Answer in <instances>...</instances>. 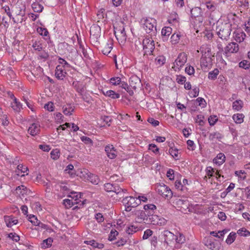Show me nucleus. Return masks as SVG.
<instances>
[{"instance_id":"51","label":"nucleus","mask_w":250,"mask_h":250,"mask_svg":"<svg viewBox=\"0 0 250 250\" xmlns=\"http://www.w3.org/2000/svg\"><path fill=\"white\" fill-rule=\"evenodd\" d=\"M155 62L157 64L162 65L165 62V58L164 56H159L155 59Z\"/></svg>"},{"instance_id":"36","label":"nucleus","mask_w":250,"mask_h":250,"mask_svg":"<svg viewBox=\"0 0 250 250\" xmlns=\"http://www.w3.org/2000/svg\"><path fill=\"white\" fill-rule=\"evenodd\" d=\"M219 70L217 68L214 69L213 71L208 73V78L213 80L216 79L217 75L219 74Z\"/></svg>"},{"instance_id":"8","label":"nucleus","mask_w":250,"mask_h":250,"mask_svg":"<svg viewBox=\"0 0 250 250\" xmlns=\"http://www.w3.org/2000/svg\"><path fill=\"white\" fill-rule=\"evenodd\" d=\"M122 202L124 205H128L132 208H135L140 204V201L132 196L125 197L123 199Z\"/></svg>"},{"instance_id":"6","label":"nucleus","mask_w":250,"mask_h":250,"mask_svg":"<svg viewBox=\"0 0 250 250\" xmlns=\"http://www.w3.org/2000/svg\"><path fill=\"white\" fill-rule=\"evenodd\" d=\"M114 32L115 36L117 40L125 41L126 39V35L123 26H120L119 27H114Z\"/></svg>"},{"instance_id":"38","label":"nucleus","mask_w":250,"mask_h":250,"mask_svg":"<svg viewBox=\"0 0 250 250\" xmlns=\"http://www.w3.org/2000/svg\"><path fill=\"white\" fill-rule=\"evenodd\" d=\"M227 232V230L224 229L222 231H219L218 232H216V231H212L210 232V234L215 237L222 238L224 237V234Z\"/></svg>"},{"instance_id":"63","label":"nucleus","mask_w":250,"mask_h":250,"mask_svg":"<svg viewBox=\"0 0 250 250\" xmlns=\"http://www.w3.org/2000/svg\"><path fill=\"white\" fill-rule=\"evenodd\" d=\"M147 122L151 124L153 126H157L159 125V122L153 118H148Z\"/></svg>"},{"instance_id":"25","label":"nucleus","mask_w":250,"mask_h":250,"mask_svg":"<svg viewBox=\"0 0 250 250\" xmlns=\"http://www.w3.org/2000/svg\"><path fill=\"white\" fill-rule=\"evenodd\" d=\"M172 32V28L170 27H165L162 29V36L163 38V40H167V37L169 36Z\"/></svg>"},{"instance_id":"47","label":"nucleus","mask_w":250,"mask_h":250,"mask_svg":"<svg viewBox=\"0 0 250 250\" xmlns=\"http://www.w3.org/2000/svg\"><path fill=\"white\" fill-rule=\"evenodd\" d=\"M32 47L36 50L40 51L42 49V44L40 41H36L33 43Z\"/></svg>"},{"instance_id":"53","label":"nucleus","mask_w":250,"mask_h":250,"mask_svg":"<svg viewBox=\"0 0 250 250\" xmlns=\"http://www.w3.org/2000/svg\"><path fill=\"white\" fill-rule=\"evenodd\" d=\"M176 81L179 84H183L185 83L186 81V78L185 76L181 75H177Z\"/></svg>"},{"instance_id":"22","label":"nucleus","mask_w":250,"mask_h":250,"mask_svg":"<svg viewBox=\"0 0 250 250\" xmlns=\"http://www.w3.org/2000/svg\"><path fill=\"white\" fill-rule=\"evenodd\" d=\"M149 214H151V212H147V211L144 210H137L136 211L135 214L139 217L141 219H142L144 221L146 220V222L148 221L147 216Z\"/></svg>"},{"instance_id":"50","label":"nucleus","mask_w":250,"mask_h":250,"mask_svg":"<svg viewBox=\"0 0 250 250\" xmlns=\"http://www.w3.org/2000/svg\"><path fill=\"white\" fill-rule=\"evenodd\" d=\"M137 227H135L133 226H130L127 227V229H126V232L128 234H132L133 233L137 232Z\"/></svg>"},{"instance_id":"16","label":"nucleus","mask_w":250,"mask_h":250,"mask_svg":"<svg viewBox=\"0 0 250 250\" xmlns=\"http://www.w3.org/2000/svg\"><path fill=\"white\" fill-rule=\"evenodd\" d=\"M101 28L99 26L94 25L91 27L90 32L91 37L97 40L100 37Z\"/></svg>"},{"instance_id":"10","label":"nucleus","mask_w":250,"mask_h":250,"mask_svg":"<svg viewBox=\"0 0 250 250\" xmlns=\"http://www.w3.org/2000/svg\"><path fill=\"white\" fill-rule=\"evenodd\" d=\"M110 192H115L119 198L121 199L123 198L124 194L127 192V189L121 188L119 185L116 183H114V186L112 188Z\"/></svg>"},{"instance_id":"17","label":"nucleus","mask_w":250,"mask_h":250,"mask_svg":"<svg viewBox=\"0 0 250 250\" xmlns=\"http://www.w3.org/2000/svg\"><path fill=\"white\" fill-rule=\"evenodd\" d=\"M40 131V125L38 124L33 123L29 127L28 132L32 136H35Z\"/></svg>"},{"instance_id":"48","label":"nucleus","mask_w":250,"mask_h":250,"mask_svg":"<svg viewBox=\"0 0 250 250\" xmlns=\"http://www.w3.org/2000/svg\"><path fill=\"white\" fill-rule=\"evenodd\" d=\"M109 81H110V83L112 85H117L120 84V83L121 82V79L120 77H117L111 78Z\"/></svg>"},{"instance_id":"9","label":"nucleus","mask_w":250,"mask_h":250,"mask_svg":"<svg viewBox=\"0 0 250 250\" xmlns=\"http://www.w3.org/2000/svg\"><path fill=\"white\" fill-rule=\"evenodd\" d=\"M130 86L134 90L141 88L142 84L140 79L136 75L132 76L129 81Z\"/></svg>"},{"instance_id":"20","label":"nucleus","mask_w":250,"mask_h":250,"mask_svg":"<svg viewBox=\"0 0 250 250\" xmlns=\"http://www.w3.org/2000/svg\"><path fill=\"white\" fill-rule=\"evenodd\" d=\"M4 220L8 227H11L18 223V220L9 216L4 217Z\"/></svg>"},{"instance_id":"59","label":"nucleus","mask_w":250,"mask_h":250,"mask_svg":"<svg viewBox=\"0 0 250 250\" xmlns=\"http://www.w3.org/2000/svg\"><path fill=\"white\" fill-rule=\"evenodd\" d=\"M8 237L16 242H18L20 240V236L16 233H10L8 234Z\"/></svg>"},{"instance_id":"23","label":"nucleus","mask_w":250,"mask_h":250,"mask_svg":"<svg viewBox=\"0 0 250 250\" xmlns=\"http://www.w3.org/2000/svg\"><path fill=\"white\" fill-rule=\"evenodd\" d=\"M205 245L209 249L212 250H217L218 246L211 239H208L205 243Z\"/></svg>"},{"instance_id":"61","label":"nucleus","mask_w":250,"mask_h":250,"mask_svg":"<svg viewBox=\"0 0 250 250\" xmlns=\"http://www.w3.org/2000/svg\"><path fill=\"white\" fill-rule=\"evenodd\" d=\"M204 117L202 115H198L196 117V122L199 124L200 125H203L205 124V122L204 121Z\"/></svg>"},{"instance_id":"13","label":"nucleus","mask_w":250,"mask_h":250,"mask_svg":"<svg viewBox=\"0 0 250 250\" xmlns=\"http://www.w3.org/2000/svg\"><path fill=\"white\" fill-rule=\"evenodd\" d=\"M66 74L67 73L63 68V66L59 65L56 67L55 76L57 79L62 80L65 78Z\"/></svg>"},{"instance_id":"55","label":"nucleus","mask_w":250,"mask_h":250,"mask_svg":"<svg viewBox=\"0 0 250 250\" xmlns=\"http://www.w3.org/2000/svg\"><path fill=\"white\" fill-rule=\"evenodd\" d=\"M206 7L208 9L212 11H213L216 9V5L210 1L206 2Z\"/></svg>"},{"instance_id":"31","label":"nucleus","mask_w":250,"mask_h":250,"mask_svg":"<svg viewBox=\"0 0 250 250\" xmlns=\"http://www.w3.org/2000/svg\"><path fill=\"white\" fill-rule=\"evenodd\" d=\"M190 13L192 17H198L201 15V9L198 7L193 8L190 10Z\"/></svg>"},{"instance_id":"30","label":"nucleus","mask_w":250,"mask_h":250,"mask_svg":"<svg viewBox=\"0 0 250 250\" xmlns=\"http://www.w3.org/2000/svg\"><path fill=\"white\" fill-rule=\"evenodd\" d=\"M78 203V202H74L73 199H65L63 200V204L67 208H69L75 204H77Z\"/></svg>"},{"instance_id":"56","label":"nucleus","mask_w":250,"mask_h":250,"mask_svg":"<svg viewBox=\"0 0 250 250\" xmlns=\"http://www.w3.org/2000/svg\"><path fill=\"white\" fill-rule=\"evenodd\" d=\"M178 150L177 148H173L172 147H170L169 149V153L173 157L176 158L178 155Z\"/></svg>"},{"instance_id":"12","label":"nucleus","mask_w":250,"mask_h":250,"mask_svg":"<svg viewBox=\"0 0 250 250\" xmlns=\"http://www.w3.org/2000/svg\"><path fill=\"white\" fill-rule=\"evenodd\" d=\"M239 50V45L237 43L232 42L229 43L225 48V53L227 54L228 53H234Z\"/></svg>"},{"instance_id":"14","label":"nucleus","mask_w":250,"mask_h":250,"mask_svg":"<svg viewBox=\"0 0 250 250\" xmlns=\"http://www.w3.org/2000/svg\"><path fill=\"white\" fill-rule=\"evenodd\" d=\"M105 151L108 157L110 159H114L116 156V152L113 145H107L105 147Z\"/></svg>"},{"instance_id":"15","label":"nucleus","mask_w":250,"mask_h":250,"mask_svg":"<svg viewBox=\"0 0 250 250\" xmlns=\"http://www.w3.org/2000/svg\"><path fill=\"white\" fill-rule=\"evenodd\" d=\"M246 36L245 33L241 30H236L233 33L234 39L237 42H242L244 40Z\"/></svg>"},{"instance_id":"49","label":"nucleus","mask_w":250,"mask_h":250,"mask_svg":"<svg viewBox=\"0 0 250 250\" xmlns=\"http://www.w3.org/2000/svg\"><path fill=\"white\" fill-rule=\"evenodd\" d=\"M108 97L113 99H116L120 98V94L116 93L114 91L109 90H108Z\"/></svg>"},{"instance_id":"5","label":"nucleus","mask_w":250,"mask_h":250,"mask_svg":"<svg viewBox=\"0 0 250 250\" xmlns=\"http://www.w3.org/2000/svg\"><path fill=\"white\" fill-rule=\"evenodd\" d=\"M187 57L185 53H181L179 54L177 58L175 60L173 63L172 68L175 71L180 70L181 68L184 66L185 63L187 62Z\"/></svg>"},{"instance_id":"62","label":"nucleus","mask_w":250,"mask_h":250,"mask_svg":"<svg viewBox=\"0 0 250 250\" xmlns=\"http://www.w3.org/2000/svg\"><path fill=\"white\" fill-rule=\"evenodd\" d=\"M185 72L189 75H191L194 74L195 71L193 67L189 65L186 67Z\"/></svg>"},{"instance_id":"64","label":"nucleus","mask_w":250,"mask_h":250,"mask_svg":"<svg viewBox=\"0 0 250 250\" xmlns=\"http://www.w3.org/2000/svg\"><path fill=\"white\" fill-rule=\"evenodd\" d=\"M153 231L149 229H147L145 231L144 233V235L143 236V239H147L149 236H151L152 234Z\"/></svg>"},{"instance_id":"4","label":"nucleus","mask_w":250,"mask_h":250,"mask_svg":"<svg viewBox=\"0 0 250 250\" xmlns=\"http://www.w3.org/2000/svg\"><path fill=\"white\" fill-rule=\"evenodd\" d=\"M156 190L159 194L165 199H170L172 197L173 193L170 188L163 183L156 185Z\"/></svg>"},{"instance_id":"33","label":"nucleus","mask_w":250,"mask_h":250,"mask_svg":"<svg viewBox=\"0 0 250 250\" xmlns=\"http://www.w3.org/2000/svg\"><path fill=\"white\" fill-rule=\"evenodd\" d=\"M32 7L35 12L40 13L42 12L43 7L38 2H34L32 4Z\"/></svg>"},{"instance_id":"46","label":"nucleus","mask_w":250,"mask_h":250,"mask_svg":"<svg viewBox=\"0 0 250 250\" xmlns=\"http://www.w3.org/2000/svg\"><path fill=\"white\" fill-rule=\"evenodd\" d=\"M156 207L153 204L146 205L144 206V209L147 212H151V214L153 213V210L156 209Z\"/></svg>"},{"instance_id":"24","label":"nucleus","mask_w":250,"mask_h":250,"mask_svg":"<svg viewBox=\"0 0 250 250\" xmlns=\"http://www.w3.org/2000/svg\"><path fill=\"white\" fill-rule=\"evenodd\" d=\"M225 156L223 153H220L214 159L213 162L214 163L220 165L225 162Z\"/></svg>"},{"instance_id":"28","label":"nucleus","mask_w":250,"mask_h":250,"mask_svg":"<svg viewBox=\"0 0 250 250\" xmlns=\"http://www.w3.org/2000/svg\"><path fill=\"white\" fill-rule=\"evenodd\" d=\"M63 112L66 115H70L74 111V108L71 106L70 104H67L64 105L62 107Z\"/></svg>"},{"instance_id":"52","label":"nucleus","mask_w":250,"mask_h":250,"mask_svg":"<svg viewBox=\"0 0 250 250\" xmlns=\"http://www.w3.org/2000/svg\"><path fill=\"white\" fill-rule=\"evenodd\" d=\"M37 32L42 36H47L48 34V32L46 28L42 27H39L37 28Z\"/></svg>"},{"instance_id":"21","label":"nucleus","mask_w":250,"mask_h":250,"mask_svg":"<svg viewBox=\"0 0 250 250\" xmlns=\"http://www.w3.org/2000/svg\"><path fill=\"white\" fill-rule=\"evenodd\" d=\"M16 13L18 16H21L22 17L25 16V5H22L21 6H16L15 8ZM23 21V18H22L21 19V22H22Z\"/></svg>"},{"instance_id":"32","label":"nucleus","mask_w":250,"mask_h":250,"mask_svg":"<svg viewBox=\"0 0 250 250\" xmlns=\"http://www.w3.org/2000/svg\"><path fill=\"white\" fill-rule=\"evenodd\" d=\"M11 107L16 112H19L21 108V104L17 101L16 98H14L13 103H11Z\"/></svg>"},{"instance_id":"43","label":"nucleus","mask_w":250,"mask_h":250,"mask_svg":"<svg viewBox=\"0 0 250 250\" xmlns=\"http://www.w3.org/2000/svg\"><path fill=\"white\" fill-rule=\"evenodd\" d=\"M195 103L196 104V105L200 106L202 108L204 107L207 104L204 99L201 97L198 98L196 100Z\"/></svg>"},{"instance_id":"54","label":"nucleus","mask_w":250,"mask_h":250,"mask_svg":"<svg viewBox=\"0 0 250 250\" xmlns=\"http://www.w3.org/2000/svg\"><path fill=\"white\" fill-rule=\"evenodd\" d=\"M217 120L218 118L216 116H210L208 119V123L211 126L214 125Z\"/></svg>"},{"instance_id":"19","label":"nucleus","mask_w":250,"mask_h":250,"mask_svg":"<svg viewBox=\"0 0 250 250\" xmlns=\"http://www.w3.org/2000/svg\"><path fill=\"white\" fill-rule=\"evenodd\" d=\"M84 172H85L86 176H85V178L90 181L91 183L97 185L99 182V178L97 175L92 174L91 173H86V171H84Z\"/></svg>"},{"instance_id":"37","label":"nucleus","mask_w":250,"mask_h":250,"mask_svg":"<svg viewBox=\"0 0 250 250\" xmlns=\"http://www.w3.org/2000/svg\"><path fill=\"white\" fill-rule=\"evenodd\" d=\"M237 234L240 236L247 237L250 236V231L245 228H242L237 230Z\"/></svg>"},{"instance_id":"7","label":"nucleus","mask_w":250,"mask_h":250,"mask_svg":"<svg viewBox=\"0 0 250 250\" xmlns=\"http://www.w3.org/2000/svg\"><path fill=\"white\" fill-rule=\"evenodd\" d=\"M201 52L202 53V56L201 58V65L202 68L204 67H207L208 66L207 59H208L209 61L211 60V54L210 49L207 47L205 48L204 53L203 50H201Z\"/></svg>"},{"instance_id":"41","label":"nucleus","mask_w":250,"mask_h":250,"mask_svg":"<svg viewBox=\"0 0 250 250\" xmlns=\"http://www.w3.org/2000/svg\"><path fill=\"white\" fill-rule=\"evenodd\" d=\"M127 239L126 237L121 238L118 241L113 243L117 247H122L125 245L127 242Z\"/></svg>"},{"instance_id":"2","label":"nucleus","mask_w":250,"mask_h":250,"mask_svg":"<svg viewBox=\"0 0 250 250\" xmlns=\"http://www.w3.org/2000/svg\"><path fill=\"white\" fill-rule=\"evenodd\" d=\"M143 27L150 37L155 36L157 34L156 21L152 18H144L141 20Z\"/></svg>"},{"instance_id":"1","label":"nucleus","mask_w":250,"mask_h":250,"mask_svg":"<svg viewBox=\"0 0 250 250\" xmlns=\"http://www.w3.org/2000/svg\"><path fill=\"white\" fill-rule=\"evenodd\" d=\"M235 16V14H229L228 15L226 21L224 22H217L216 30L217 35L222 40L227 41L229 39L232 26V24L229 20H234Z\"/></svg>"},{"instance_id":"42","label":"nucleus","mask_w":250,"mask_h":250,"mask_svg":"<svg viewBox=\"0 0 250 250\" xmlns=\"http://www.w3.org/2000/svg\"><path fill=\"white\" fill-rule=\"evenodd\" d=\"M53 242L52 238L49 237L47 239L44 240L42 243V247L44 248H47L50 247L52 245Z\"/></svg>"},{"instance_id":"44","label":"nucleus","mask_w":250,"mask_h":250,"mask_svg":"<svg viewBox=\"0 0 250 250\" xmlns=\"http://www.w3.org/2000/svg\"><path fill=\"white\" fill-rule=\"evenodd\" d=\"M239 66L245 69H248L250 67V63L247 60H243L239 62Z\"/></svg>"},{"instance_id":"57","label":"nucleus","mask_w":250,"mask_h":250,"mask_svg":"<svg viewBox=\"0 0 250 250\" xmlns=\"http://www.w3.org/2000/svg\"><path fill=\"white\" fill-rule=\"evenodd\" d=\"M44 107L49 111H53L54 109V106L52 102H48L47 104H46Z\"/></svg>"},{"instance_id":"60","label":"nucleus","mask_w":250,"mask_h":250,"mask_svg":"<svg viewBox=\"0 0 250 250\" xmlns=\"http://www.w3.org/2000/svg\"><path fill=\"white\" fill-rule=\"evenodd\" d=\"M59 151L57 149L53 150L51 152V157L54 160H57L59 157Z\"/></svg>"},{"instance_id":"26","label":"nucleus","mask_w":250,"mask_h":250,"mask_svg":"<svg viewBox=\"0 0 250 250\" xmlns=\"http://www.w3.org/2000/svg\"><path fill=\"white\" fill-rule=\"evenodd\" d=\"M244 115L242 113L234 114L232 119L236 124H241L244 121Z\"/></svg>"},{"instance_id":"18","label":"nucleus","mask_w":250,"mask_h":250,"mask_svg":"<svg viewBox=\"0 0 250 250\" xmlns=\"http://www.w3.org/2000/svg\"><path fill=\"white\" fill-rule=\"evenodd\" d=\"M113 48V40L109 39L102 49V52L104 55H108Z\"/></svg>"},{"instance_id":"11","label":"nucleus","mask_w":250,"mask_h":250,"mask_svg":"<svg viewBox=\"0 0 250 250\" xmlns=\"http://www.w3.org/2000/svg\"><path fill=\"white\" fill-rule=\"evenodd\" d=\"M147 219L148 221H146L147 223H151L154 225H162L163 224H165L166 222V220L165 219L162 220L163 222H159V221L161 220L159 216L156 215H153V214H149L148 216H147Z\"/></svg>"},{"instance_id":"39","label":"nucleus","mask_w":250,"mask_h":250,"mask_svg":"<svg viewBox=\"0 0 250 250\" xmlns=\"http://www.w3.org/2000/svg\"><path fill=\"white\" fill-rule=\"evenodd\" d=\"M235 238H236V233L235 232H230L229 233V234L228 235V236L226 240V242L228 244L230 245L234 241Z\"/></svg>"},{"instance_id":"35","label":"nucleus","mask_w":250,"mask_h":250,"mask_svg":"<svg viewBox=\"0 0 250 250\" xmlns=\"http://www.w3.org/2000/svg\"><path fill=\"white\" fill-rule=\"evenodd\" d=\"M28 170V168L22 165H19L17 166V170L16 171L18 175H20L21 173H24Z\"/></svg>"},{"instance_id":"29","label":"nucleus","mask_w":250,"mask_h":250,"mask_svg":"<svg viewBox=\"0 0 250 250\" xmlns=\"http://www.w3.org/2000/svg\"><path fill=\"white\" fill-rule=\"evenodd\" d=\"M223 137V136L218 132L211 133L209 135V139L213 141L215 139L220 141Z\"/></svg>"},{"instance_id":"27","label":"nucleus","mask_w":250,"mask_h":250,"mask_svg":"<svg viewBox=\"0 0 250 250\" xmlns=\"http://www.w3.org/2000/svg\"><path fill=\"white\" fill-rule=\"evenodd\" d=\"M243 102L240 100H236L233 103L232 108L234 110L239 111L243 107Z\"/></svg>"},{"instance_id":"58","label":"nucleus","mask_w":250,"mask_h":250,"mask_svg":"<svg viewBox=\"0 0 250 250\" xmlns=\"http://www.w3.org/2000/svg\"><path fill=\"white\" fill-rule=\"evenodd\" d=\"M37 226H38V227L37 229H36L38 231H42V229L48 230L49 229L47 225L43 224L41 221L39 223V225H37Z\"/></svg>"},{"instance_id":"40","label":"nucleus","mask_w":250,"mask_h":250,"mask_svg":"<svg viewBox=\"0 0 250 250\" xmlns=\"http://www.w3.org/2000/svg\"><path fill=\"white\" fill-rule=\"evenodd\" d=\"M119 234V232L114 229H111L108 236V240L112 241L116 239V236Z\"/></svg>"},{"instance_id":"45","label":"nucleus","mask_w":250,"mask_h":250,"mask_svg":"<svg viewBox=\"0 0 250 250\" xmlns=\"http://www.w3.org/2000/svg\"><path fill=\"white\" fill-rule=\"evenodd\" d=\"M29 221L34 225L37 226L39 225L40 221L34 215H30L28 218Z\"/></svg>"},{"instance_id":"34","label":"nucleus","mask_w":250,"mask_h":250,"mask_svg":"<svg viewBox=\"0 0 250 250\" xmlns=\"http://www.w3.org/2000/svg\"><path fill=\"white\" fill-rule=\"evenodd\" d=\"M175 240L177 243L181 244H184L186 242L185 236L180 232H178L177 235H176Z\"/></svg>"},{"instance_id":"3","label":"nucleus","mask_w":250,"mask_h":250,"mask_svg":"<svg viewBox=\"0 0 250 250\" xmlns=\"http://www.w3.org/2000/svg\"><path fill=\"white\" fill-rule=\"evenodd\" d=\"M144 55H151L155 49V44L152 37L150 38L146 37L142 42Z\"/></svg>"}]
</instances>
